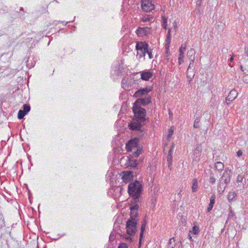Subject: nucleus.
Listing matches in <instances>:
<instances>
[{"label": "nucleus", "mask_w": 248, "mask_h": 248, "mask_svg": "<svg viewBox=\"0 0 248 248\" xmlns=\"http://www.w3.org/2000/svg\"><path fill=\"white\" fill-rule=\"evenodd\" d=\"M229 210H230V211H229V213L228 214V216L226 223H227L228 221L229 220L232 219V218L235 216V214H234V212L232 211L231 207H230Z\"/></svg>", "instance_id": "nucleus-23"}, {"label": "nucleus", "mask_w": 248, "mask_h": 248, "mask_svg": "<svg viewBox=\"0 0 248 248\" xmlns=\"http://www.w3.org/2000/svg\"><path fill=\"white\" fill-rule=\"evenodd\" d=\"M125 239H126L127 240H128V241H132V238L130 237V236H126V237H125Z\"/></svg>", "instance_id": "nucleus-50"}, {"label": "nucleus", "mask_w": 248, "mask_h": 248, "mask_svg": "<svg viewBox=\"0 0 248 248\" xmlns=\"http://www.w3.org/2000/svg\"><path fill=\"white\" fill-rule=\"evenodd\" d=\"M26 114V113L23 111L22 109H20L18 112V118L21 120L23 118V117L25 116Z\"/></svg>", "instance_id": "nucleus-29"}, {"label": "nucleus", "mask_w": 248, "mask_h": 248, "mask_svg": "<svg viewBox=\"0 0 248 248\" xmlns=\"http://www.w3.org/2000/svg\"><path fill=\"white\" fill-rule=\"evenodd\" d=\"M151 102V97L148 94H146L142 98H138L136 101L135 103L139 104L140 106H145Z\"/></svg>", "instance_id": "nucleus-9"}, {"label": "nucleus", "mask_w": 248, "mask_h": 248, "mask_svg": "<svg viewBox=\"0 0 248 248\" xmlns=\"http://www.w3.org/2000/svg\"><path fill=\"white\" fill-rule=\"evenodd\" d=\"M236 196V194L234 192H230L228 195V200L230 201H232Z\"/></svg>", "instance_id": "nucleus-27"}, {"label": "nucleus", "mask_w": 248, "mask_h": 248, "mask_svg": "<svg viewBox=\"0 0 248 248\" xmlns=\"http://www.w3.org/2000/svg\"><path fill=\"white\" fill-rule=\"evenodd\" d=\"M23 10V7H20V10L22 11Z\"/></svg>", "instance_id": "nucleus-58"}, {"label": "nucleus", "mask_w": 248, "mask_h": 248, "mask_svg": "<svg viewBox=\"0 0 248 248\" xmlns=\"http://www.w3.org/2000/svg\"><path fill=\"white\" fill-rule=\"evenodd\" d=\"M234 58H233V56H232L230 58V60H229V61L230 62H232Z\"/></svg>", "instance_id": "nucleus-52"}, {"label": "nucleus", "mask_w": 248, "mask_h": 248, "mask_svg": "<svg viewBox=\"0 0 248 248\" xmlns=\"http://www.w3.org/2000/svg\"><path fill=\"white\" fill-rule=\"evenodd\" d=\"M219 182H222L223 183H225L226 184H228L229 183L227 181H226L225 180H224L222 179V178L221 177L220 178L219 180Z\"/></svg>", "instance_id": "nucleus-46"}, {"label": "nucleus", "mask_w": 248, "mask_h": 248, "mask_svg": "<svg viewBox=\"0 0 248 248\" xmlns=\"http://www.w3.org/2000/svg\"><path fill=\"white\" fill-rule=\"evenodd\" d=\"M128 165L133 167L135 170L136 168L138 169V163L136 159H130L128 162Z\"/></svg>", "instance_id": "nucleus-19"}, {"label": "nucleus", "mask_w": 248, "mask_h": 248, "mask_svg": "<svg viewBox=\"0 0 248 248\" xmlns=\"http://www.w3.org/2000/svg\"><path fill=\"white\" fill-rule=\"evenodd\" d=\"M173 129H172V127L170 128V129L169 130V135L168 136V138L170 139L171 136L173 135Z\"/></svg>", "instance_id": "nucleus-41"}, {"label": "nucleus", "mask_w": 248, "mask_h": 248, "mask_svg": "<svg viewBox=\"0 0 248 248\" xmlns=\"http://www.w3.org/2000/svg\"><path fill=\"white\" fill-rule=\"evenodd\" d=\"M118 248H128L127 245L126 244L124 243H120L119 245Z\"/></svg>", "instance_id": "nucleus-42"}, {"label": "nucleus", "mask_w": 248, "mask_h": 248, "mask_svg": "<svg viewBox=\"0 0 248 248\" xmlns=\"http://www.w3.org/2000/svg\"><path fill=\"white\" fill-rule=\"evenodd\" d=\"M145 230H143L142 229H140V239H139V243L140 244V242L141 241V240L142 238L143 237V233Z\"/></svg>", "instance_id": "nucleus-37"}, {"label": "nucleus", "mask_w": 248, "mask_h": 248, "mask_svg": "<svg viewBox=\"0 0 248 248\" xmlns=\"http://www.w3.org/2000/svg\"><path fill=\"white\" fill-rule=\"evenodd\" d=\"M140 121L136 120V121H134L129 124L128 126L129 129L132 130L140 131L141 133H143L144 131L141 129V127L142 125L143 124L142 122H140Z\"/></svg>", "instance_id": "nucleus-7"}, {"label": "nucleus", "mask_w": 248, "mask_h": 248, "mask_svg": "<svg viewBox=\"0 0 248 248\" xmlns=\"http://www.w3.org/2000/svg\"><path fill=\"white\" fill-rule=\"evenodd\" d=\"M192 232L194 234H198L199 232V227L194 225L192 228Z\"/></svg>", "instance_id": "nucleus-31"}, {"label": "nucleus", "mask_w": 248, "mask_h": 248, "mask_svg": "<svg viewBox=\"0 0 248 248\" xmlns=\"http://www.w3.org/2000/svg\"><path fill=\"white\" fill-rule=\"evenodd\" d=\"M184 62V59H178L179 64H181Z\"/></svg>", "instance_id": "nucleus-49"}, {"label": "nucleus", "mask_w": 248, "mask_h": 248, "mask_svg": "<svg viewBox=\"0 0 248 248\" xmlns=\"http://www.w3.org/2000/svg\"><path fill=\"white\" fill-rule=\"evenodd\" d=\"M175 247V240L173 237L170 239L168 245V248H174Z\"/></svg>", "instance_id": "nucleus-25"}, {"label": "nucleus", "mask_w": 248, "mask_h": 248, "mask_svg": "<svg viewBox=\"0 0 248 248\" xmlns=\"http://www.w3.org/2000/svg\"><path fill=\"white\" fill-rule=\"evenodd\" d=\"M202 152V149L201 147H197L195 149L194 151V154H196L198 155H200L201 154V153Z\"/></svg>", "instance_id": "nucleus-35"}, {"label": "nucleus", "mask_w": 248, "mask_h": 248, "mask_svg": "<svg viewBox=\"0 0 248 248\" xmlns=\"http://www.w3.org/2000/svg\"><path fill=\"white\" fill-rule=\"evenodd\" d=\"M139 208V206L137 203L130 207V217L127 220L126 224L127 233L130 236L134 235L137 232V225L139 220L138 214Z\"/></svg>", "instance_id": "nucleus-1"}, {"label": "nucleus", "mask_w": 248, "mask_h": 248, "mask_svg": "<svg viewBox=\"0 0 248 248\" xmlns=\"http://www.w3.org/2000/svg\"><path fill=\"white\" fill-rule=\"evenodd\" d=\"M199 123H200V120H199V118H197L194 121V125H193L194 127L195 128H199L200 127Z\"/></svg>", "instance_id": "nucleus-33"}, {"label": "nucleus", "mask_w": 248, "mask_h": 248, "mask_svg": "<svg viewBox=\"0 0 248 248\" xmlns=\"http://www.w3.org/2000/svg\"><path fill=\"white\" fill-rule=\"evenodd\" d=\"M227 185H228L227 184H226L225 183H223L222 182H218V184L217 185V187L218 192L220 194L222 193L224 191Z\"/></svg>", "instance_id": "nucleus-14"}, {"label": "nucleus", "mask_w": 248, "mask_h": 248, "mask_svg": "<svg viewBox=\"0 0 248 248\" xmlns=\"http://www.w3.org/2000/svg\"><path fill=\"white\" fill-rule=\"evenodd\" d=\"M153 76V73L149 71H143L141 72V79L143 80H149Z\"/></svg>", "instance_id": "nucleus-12"}, {"label": "nucleus", "mask_w": 248, "mask_h": 248, "mask_svg": "<svg viewBox=\"0 0 248 248\" xmlns=\"http://www.w3.org/2000/svg\"><path fill=\"white\" fill-rule=\"evenodd\" d=\"M152 91V88H144L140 89L135 92L134 96L137 98H142L143 97L148 94V93Z\"/></svg>", "instance_id": "nucleus-8"}, {"label": "nucleus", "mask_w": 248, "mask_h": 248, "mask_svg": "<svg viewBox=\"0 0 248 248\" xmlns=\"http://www.w3.org/2000/svg\"><path fill=\"white\" fill-rule=\"evenodd\" d=\"M193 63L194 62H192L191 61H190V63H189V66H188V68H187V71H189L190 70H191V69L192 67H193Z\"/></svg>", "instance_id": "nucleus-44"}, {"label": "nucleus", "mask_w": 248, "mask_h": 248, "mask_svg": "<svg viewBox=\"0 0 248 248\" xmlns=\"http://www.w3.org/2000/svg\"><path fill=\"white\" fill-rule=\"evenodd\" d=\"M208 181H209L210 183H211L212 184H214L215 183V182H216V179L214 177V176L212 175V176H210V178H209Z\"/></svg>", "instance_id": "nucleus-36"}, {"label": "nucleus", "mask_w": 248, "mask_h": 248, "mask_svg": "<svg viewBox=\"0 0 248 248\" xmlns=\"http://www.w3.org/2000/svg\"><path fill=\"white\" fill-rule=\"evenodd\" d=\"M141 6L143 10L146 12H151L155 9L154 4L150 0H142Z\"/></svg>", "instance_id": "nucleus-5"}, {"label": "nucleus", "mask_w": 248, "mask_h": 248, "mask_svg": "<svg viewBox=\"0 0 248 248\" xmlns=\"http://www.w3.org/2000/svg\"><path fill=\"white\" fill-rule=\"evenodd\" d=\"M232 173V172L231 170L228 169H226L223 172L221 177L222 178L223 180L227 181L229 183L231 180Z\"/></svg>", "instance_id": "nucleus-13"}, {"label": "nucleus", "mask_w": 248, "mask_h": 248, "mask_svg": "<svg viewBox=\"0 0 248 248\" xmlns=\"http://www.w3.org/2000/svg\"><path fill=\"white\" fill-rule=\"evenodd\" d=\"M202 0H198L197 1V5H200Z\"/></svg>", "instance_id": "nucleus-51"}, {"label": "nucleus", "mask_w": 248, "mask_h": 248, "mask_svg": "<svg viewBox=\"0 0 248 248\" xmlns=\"http://www.w3.org/2000/svg\"><path fill=\"white\" fill-rule=\"evenodd\" d=\"M238 93L237 91L235 89H233L230 92V93L228 96L226 98V101L227 103L228 104L229 103L227 101L230 102L234 100L236 97L237 96Z\"/></svg>", "instance_id": "nucleus-11"}, {"label": "nucleus", "mask_w": 248, "mask_h": 248, "mask_svg": "<svg viewBox=\"0 0 248 248\" xmlns=\"http://www.w3.org/2000/svg\"><path fill=\"white\" fill-rule=\"evenodd\" d=\"M216 197L215 195L211 196L210 198V203L207 208V212H209L213 208L214 204L215 202Z\"/></svg>", "instance_id": "nucleus-18"}, {"label": "nucleus", "mask_w": 248, "mask_h": 248, "mask_svg": "<svg viewBox=\"0 0 248 248\" xmlns=\"http://www.w3.org/2000/svg\"><path fill=\"white\" fill-rule=\"evenodd\" d=\"M149 31V28L148 27L139 28L137 30V33L138 35H146L147 32Z\"/></svg>", "instance_id": "nucleus-16"}, {"label": "nucleus", "mask_w": 248, "mask_h": 248, "mask_svg": "<svg viewBox=\"0 0 248 248\" xmlns=\"http://www.w3.org/2000/svg\"><path fill=\"white\" fill-rule=\"evenodd\" d=\"M135 151L133 152V156L135 157H138L140 154L141 153V150L140 148L135 149Z\"/></svg>", "instance_id": "nucleus-26"}, {"label": "nucleus", "mask_w": 248, "mask_h": 248, "mask_svg": "<svg viewBox=\"0 0 248 248\" xmlns=\"http://www.w3.org/2000/svg\"><path fill=\"white\" fill-rule=\"evenodd\" d=\"M184 53L179 52L178 59H184Z\"/></svg>", "instance_id": "nucleus-45"}, {"label": "nucleus", "mask_w": 248, "mask_h": 248, "mask_svg": "<svg viewBox=\"0 0 248 248\" xmlns=\"http://www.w3.org/2000/svg\"><path fill=\"white\" fill-rule=\"evenodd\" d=\"M3 11H4V12H7L8 11V10H7V8H6V9H4V10H3Z\"/></svg>", "instance_id": "nucleus-55"}, {"label": "nucleus", "mask_w": 248, "mask_h": 248, "mask_svg": "<svg viewBox=\"0 0 248 248\" xmlns=\"http://www.w3.org/2000/svg\"><path fill=\"white\" fill-rule=\"evenodd\" d=\"M169 115H170V117H171L172 116V113H171V112H170V111L169 112Z\"/></svg>", "instance_id": "nucleus-54"}, {"label": "nucleus", "mask_w": 248, "mask_h": 248, "mask_svg": "<svg viewBox=\"0 0 248 248\" xmlns=\"http://www.w3.org/2000/svg\"><path fill=\"white\" fill-rule=\"evenodd\" d=\"M141 21L143 22H152L154 21V18L153 16H150L147 15L144 16L141 18Z\"/></svg>", "instance_id": "nucleus-21"}, {"label": "nucleus", "mask_w": 248, "mask_h": 248, "mask_svg": "<svg viewBox=\"0 0 248 248\" xmlns=\"http://www.w3.org/2000/svg\"><path fill=\"white\" fill-rule=\"evenodd\" d=\"M195 52L193 49H190L187 51V55L188 58L192 61V62H194L195 60Z\"/></svg>", "instance_id": "nucleus-15"}, {"label": "nucleus", "mask_w": 248, "mask_h": 248, "mask_svg": "<svg viewBox=\"0 0 248 248\" xmlns=\"http://www.w3.org/2000/svg\"><path fill=\"white\" fill-rule=\"evenodd\" d=\"M132 109L136 120L142 122L143 124H145L146 120L148 121V119L145 118L146 110L145 108H141L140 105L134 103Z\"/></svg>", "instance_id": "nucleus-3"}, {"label": "nucleus", "mask_w": 248, "mask_h": 248, "mask_svg": "<svg viewBox=\"0 0 248 248\" xmlns=\"http://www.w3.org/2000/svg\"><path fill=\"white\" fill-rule=\"evenodd\" d=\"M240 69L243 72L244 71V70H243V66L242 65H241L240 66Z\"/></svg>", "instance_id": "nucleus-53"}, {"label": "nucleus", "mask_w": 248, "mask_h": 248, "mask_svg": "<svg viewBox=\"0 0 248 248\" xmlns=\"http://www.w3.org/2000/svg\"><path fill=\"white\" fill-rule=\"evenodd\" d=\"M172 148H173V146H172L171 148L169 150L168 155H167V161H168V166L169 168H170L172 165Z\"/></svg>", "instance_id": "nucleus-17"}, {"label": "nucleus", "mask_w": 248, "mask_h": 248, "mask_svg": "<svg viewBox=\"0 0 248 248\" xmlns=\"http://www.w3.org/2000/svg\"><path fill=\"white\" fill-rule=\"evenodd\" d=\"M142 191V185L139 181L136 180L130 183L128 186V192L133 198L135 203L139 201L140 195Z\"/></svg>", "instance_id": "nucleus-2"}, {"label": "nucleus", "mask_w": 248, "mask_h": 248, "mask_svg": "<svg viewBox=\"0 0 248 248\" xmlns=\"http://www.w3.org/2000/svg\"><path fill=\"white\" fill-rule=\"evenodd\" d=\"M243 176L239 175L237 177V182H242L243 180Z\"/></svg>", "instance_id": "nucleus-43"}, {"label": "nucleus", "mask_w": 248, "mask_h": 248, "mask_svg": "<svg viewBox=\"0 0 248 248\" xmlns=\"http://www.w3.org/2000/svg\"><path fill=\"white\" fill-rule=\"evenodd\" d=\"M139 138H135L130 140L126 144V149L128 152L132 151L133 149L138 148Z\"/></svg>", "instance_id": "nucleus-6"}, {"label": "nucleus", "mask_w": 248, "mask_h": 248, "mask_svg": "<svg viewBox=\"0 0 248 248\" xmlns=\"http://www.w3.org/2000/svg\"><path fill=\"white\" fill-rule=\"evenodd\" d=\"M162 27L166 29L167 26V19L164 17L162 16Z\"/></svg>", "instance_id": "nucleus-30"}, {"label": "nucleus", "mask_w": 248, "mask_h": 248, "mask_svg": "<svg viewBox=\"0 0 248 248\" xmlns=\"http://www.w3.org/2000/svg\"><path fill=\"white\" fill-rule=\"evenodd\" d=\"M146 222H147L146 219V218H144L141 222V225L140 229H142V228H143V230L145 229Z\"/></svg>", "instance_id": "nucleus-39"}, {"label": "nucleus", "mask_w": 248, "mask_h": 248, "mask_svg": "<svg viewBox=\"0 0 248 248\" xmlns=\"http://www.w3.org/2000/svg\"><path fill=\"white\" fill-rule=\"evenodd\" d=\"M216 95H213L212 97L211 100V103L213 104V105H211L212 106H215L216 105Z\"/></svg>", "instance_id": "nucleus-34"}, {"label": "nucleus", "mask_w": 248, "mask_h": 248, "mask_svg": "<svg viewBox=\"0 0 248 248\" xmlns=\"http://www.w3.org/2000/svg\"><path fill=\"white\" fill-rule=\"evenodd\" d=\"M146 53L148 54L150 59H152L153 58V56L152 54V49L149 48V47L147 48V51H146Z\"/></svg>", "instance_id": "nucleus-38"}, {"label": "nucleus", "mask_w": 248, "mask_h": 248, "mask_svg": "<svg viewBox=\"0 0 248 248\" xmlns=\"http://www.w3.org/2000/svg\"><path fill=\"white\" fill-rule=\"evenodd\" d=\"M168 50H169L168 49V50H167V54H168V53H169Z\"/></svg>", "instance_id": "nucleus-59"}, {"label": "nucleus", "mask_w": 248, "mask_h": 248, "mask_svg": "<svg viewBox=\"0 0 248 248\" xmlns=\"http://www.w3.org/2000/svg\"><path fill=\"white\" fill-rule=\"evenodd\" d=\"M148 47L149 45L146 42H137L136 49L137 51V56L139 55L140 58L144 57Z\"/></svg>", "instance_id": "nucleus-4"}, {"label": "nucleus", "mask_w": 248, "mask_h": 248, "mask_svg": "<svg viewBox=\"0 0 248 248\" xmlns=\"http://www.w3.org/2000/svg\"><path fill=\"white\" fill-rule=\"evenodd\" d=\"M215 167L218 171H221L223 170L224 165L221 162H217L215 165Z\"/></svg>", "instance_id": "nucleus-20"}, {"label": "nucleus", "mask_w": 248, "mask_h": 248, "mask_svg": "<svg viewBox=\"0 0 248 248\" xmlns=\"http://www.w3.org/2000/svg\"><path fill=\"white\" fill-rule=\"evenodd\" d=\"M198 182L196 179H194L192 181V191L193 192H195L198 188Z\"/></svg>", "instance_id": "nucleus-22"}, {"label": "nucleus", "mask_w": 248, "mask_h": 248, "mask_svg": "<svg viewBox=\"0 0 248 248\" xmlns=\"http://www.w3.org/2000/svg\"><path fill=\"white\" fill-rule=\"evenodd\" d=\"M182 191V189H180V191H179V192L178 193V195H180L181 194V192Z\"/></svg>", "instance_id": "nucleus-57"}, {"label": "nucleus", "mask_w": 248, "mask_h": 248, "mask_svg": "<svg viewBox=\"0 0 248 248\" xmlns=\"http://www.w3.org/2000/svg\"><path fill=\"white\" fill-rule=\"evenodd\" d=\"M188 237H189V239H190L191 240H192V237L191 236L190 234H189V235H188Z\"/></svg>", "instance_id": "nucleus-56"}, {"label": "nucleus", "mask_w": 248, "mask_h": 248, "mask_svg": "<svg viewBox=\"0 0 248 248\" xmlns=\"http://www.w3.org/2000/svg\"><path fill=\"white\" fill-rule=\"evenodd\" d=\"M187 77L189 79V82H190L192 79L195 76V74L193 71H191L190 70L189 71H187L186 72Z\"/></svg>", "instance_id": "nucleus-24"}, {"label": "nucleus", "mask_w": 248, "mask_h": 248, "mask_svg": "<svg viewBox=\"0 0 248 248\" xmlns=\"http://www.w3.org/2000/svg\"><path fill=\"white\" fill-rule=\"evenodd\" d=\"M170 29L169 30V31L167 34V40L170 39Z\"/></svg>", "instance_id": "nucleus-48"}, {"label": "nucleus", "mask_w": 248, "mask_h": 248, "mask_svg": "<svg viewBox=\"0 0 248 248\" xmlns=\"http://www.w3.org/2000/svg\"><path fill=\"white\" fill-rule=\"evenodd\" d=\"M134 171L133 170L124 171L122 172V179L124 182L128 183L133 180L134 177Z\"/></svg>", "instance_id": "nucleus-10"}, {"label": "nucleus", "mask_w": 248, "mask_h": 248, "mask_svg": "<svg viewBox=\"0 0 248 248\" xmlns=\"http://www.w3.org/2000/svg\"><path fill=\"white\" fill-rule=\"evenodd\" d=\"M23 111L25 112L26 114L30 111L31 107L29 105L24 104L23 106Z\"/></svg>", "instance_id": "nucleus-28"}, {"label": "nucleus", "mask_w": 248, "mask_h": 248, "mask_svg": "<svg viewBox=\"0 0 248 248\" xmlns=\"http://www.w3.org/2000/svg\"><path fill=\"white\" fill-rule=\"evenodd\" d=\"M186 43L182 44L181 47L179 48V52L184 53V52L186 50Z\"/></svg>", "instance_id": "nucleus-32"}, {"label": "nucleus", "mask_w": 248, "mask_h": 248, "mask_svg": "<svg viewBox=\"0 0 248 248\" xmlns=\"http://www.w3.org/2000/svg\"><path fill=\"white\" fill-rule=\"evenodd\" d=\"M242 152L241 150H238L236 152V155L238 157H240L242 155Z\"/></svg>", "instance_id": "nucleus-47"}, {"label": "nucleus", "mask_w": 248, "mask_h": 248, "mask_svg": "<svg viewBox=\"0 0 248 248\" xmlns=\"http://www.w3.org/2000/svg\"><path fill=\"white\" fill-rule=\"evenodd\" d=\"M243 81L246 83H248V75L245 74L244 75V76L242 78Z\"/></svg>", "instance_id": "nucleus-40"}]
</instances>
